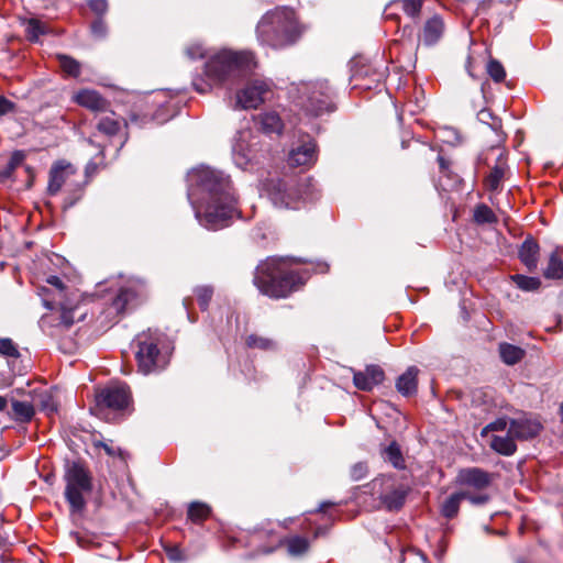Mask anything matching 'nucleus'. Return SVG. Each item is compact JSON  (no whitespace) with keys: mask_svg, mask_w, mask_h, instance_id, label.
I'll return each instance as SVG.
<instances>
[{"mask_svg":"<svg viewBox=\"0 0 563 563\" xmlns=\"http://www.w3.org/2000/svg\"><path fill=\"white\" fill-rule=\"evenodd\" d=\"M121 128L122 123L118 118H115L114 113L101 118L97 124L98 132L108 137L115 136L120 132Z\"/></svg>","mask_w":563,"mask_h":563,"instance_id":"nucleus-28","label":"nucleus"},{"mask_svg":"<svg viewBox=\"0 0 563 563\" xmlns=\"http://www.w3.org/2000/svg\"><path fill=\"white\" fill-rule=\"evenodd\" d=\"M256 67L252 52L221 49L211 55L203 66V75L192 80L194 89L208 93L213 87L233 85L251 74Z\"/></svg>","mask_w":563,"mask_h":563,"instance_id":"nucleus-2","label":"nucleus"},{"mask_svg":"<svg viewBox=\"0 0 563 563\" xmlns=\"http://www.w3.org/2000/svg\"><path fill=\"white\" fill-rule=\"evenodd\" d=\"M15 109L14 102L8 98L0 96V117L13 112Z\"/></svg>","mask_w":563,"mask_h":563,"instance_id":"nucleus-53","label":"nucleus"},{"mask_svg":"<svg viewBox=\"0 0 563 563\" xmlns=\"http://www.w3.org/2000/svg\"><path fill=\"white\" fill-rule=\"evenodd\" d=\"M56 58L65 74L71 77H78L80 75V64L78 60L65 54H58Z\"/></svg>","mask_w":563,"mask_h":563,"instance_id":"nucleus-32","label":"nucleus"},{"mask_svg":"<svg viewBox=\"0 0 563 563\" xmlns=\"http://www.w3.org/2000/svg\"><path fill=\"white\" fill-rule=\"evenodd\" d=\"M394 4L400 5L401 10L410 18L417 19L421 12V3L417 0H396Z\"/></svg>","mask_w":563,"mask_h":563,"instance_id":"nucleus-39","label":"nucleus"},{"mask_svg":"<svg viewBox=\"0 0 563 563\" xmlns=\"http://www.w3.org/2000/svg\"><path fill=\"white\" fill-rule=\"evenodd\" d=\"M210 507L207 504L194 501L188 507V518L192 522H201L210 515Z\"/></svg>","mask_w":563,"mask_h":563,"instance_id":"nucleus-34","label":"nucleus"},{"mask_svg":"<svg viewBox=\"0 0 563 563\" xmlns=\"http://www.w3.org/2000/svg\"><path fill=\"white\" fill-rule=\"evenodd\" d=\"M542 426L537 419H516L509 424V433L516 439L527 440L539 434Z\"/></svg>","mask_w":563,"mask_h":563,"instance_id":"nucleus-20","label":"nucleus"},{"mask_svg":"<svg viewBox=\"0 0 563 563\" xmlns=\"http://www.w3.org/2000/svg\"><path fill=\"white\" fill-rule=\"evenodd\" d=\"M250 135L249 131L239 132L232 147L234 163L243 169L255 158L254 151L249 144Z\"/></svg>","mask_w":563,"mask_h":563,"instance_id":"nucleus-17","label":"nucleus"},{"mask_svg":"<svg viewBox=\"0 0 563 563\" xmlns=\"http://www.w3.org/2000/svg\"><path fill=\"white\" fill-rule=\"evenodd\" d=\"M288 552L291 555H301L309 549V541L307 538L295 536L286 540Z\"/></svg>","mask_w":563,"mask_h":563,"instance_id":"nucleus-36","label":"nucleus"},{"mask_svg":"<svg viewBox=\"0 0 563 563\" xmlns=\"http://www.w3.org/2000/svg\"><path fill=\"white\" fill-rule=\"evenodd\" d=\"M289 95L296 107L308 115L318 117L332 111L330 87L324 80L291 85Z\"/></svg>","mask_w":563,"mask_h":563,"instance_id":"nucleus-5","label":"nucleus"},{"mask_svg":"<svg viewBox=\"0 0 563 563\" xmlns=\"http://www.w3.org/2000/svg\"><path fill=\"white\" fill-rule=\"evenodd\" d=\"M330 506H333V503H329V501H325V503H322L319 507V511H324V509L327 507H330Z\"/></svg>","mask_w":563,"mask_h":563,"instance_id":"nucleus-57","label":"nucleus"},{"mask_svg":"<svg viewBox=\"0 0 563 563\" xmlns=\"http://www.w3.org/2000/svg\"><path fill=\"white\" fill-rule=\"evenodd\" d=\"M508 427V423H507V420L504 419V418H499L493 422H490L489 424H487L482 433L483 434H486L487 432L489 431H505Z\"/></svg>","mask_w":563,"mask_h":563,"instance_id":"nucleus-50","label":"nucleus"},{"mask_svg":"<svg viewBox=\"0 0 563 563\" xmlns=\"http://www.w3.org/2000/svg\"><path fill=\"white\" fill-rule=\"evenodd\" d=\"M515 437L509 433V428L507 429V433L505 435H493L490 439V448L503 454V455H511L515 453L517 446L515 443Z\"/></svg>","mask_w":563,"mask_h":563,"instance_id":"nucleus-25","label":"nucleus"},{"mask_svg":"<svg viewBox=\"0 0 563 563\" xmlns=\"http://www.w3.org/2000/svg\"><path fill=\"white\" fill-rule=\"evenodd\" d=\"M317 161V144L314 140L307 136L301 143L294 147L288 155V164L291 167H310Z\"/></svg>","mask_w":563,"mask_h":563,"instance_id":"nucleus-14","label":"nucleus"},{"mask_svg":"<svg viewBox=\"0 0 563 563\" xmlns=\"http://www.w3.org/2000/svg\"><path fill=\"white\" fill-rule=\"evenodd\" d=\"M368 473L367 464L364 462L355 463L350 471L351 477L353 481L363 479Z\"/></svg>","mask_w":563,"mask_h":563,"instance_id":"nucleus-48","label":"nucleus"},{"mask_svg":"<svg viewBox=\"0 0 563 563\" xmlns=\"http://www.w3.org/2000/svg\"><path fill=\"white\" fill-rule=\"evenodd\" d=\"M65 498L71 512H81L86 508L85 496L92 490V477L79 462H68L65 467Z\"/></svg>","mask_w":563,"mask_h":563,"instance_id":"nucleus-7","label":"nucleus"},{"mask_svg":"<svg viewBox=\"0 0 563 563\" xmlns=\"http://www.w3.org/2000/svg\"><path fill=\"white\" fill-rule=\"evenodd\" d=\"M8 401L5 397L0 396V411H3L7 408Z\"/></svg>","mask_w":563,"mask_h":563,"instance_id":"nucleus-56","label":"nucleus"},{"mask_svg":"<svg viewBox=\"0 0 563 563\" xmlns=\"http://www.w3.org/2000/svg\"><path fill=\"white\" fill-rule=\"evenodd\" d=\"M74 101L92 112H107L109 102L96 90L81 89L74 96Z\"/></svg>","mask_w":563,"mask_h":563,"instance_id":"nucleus-19","label":"nucleus"},{"mask_svg":"<svg viewBox=\"0 0 563 563\" xmlns=\"http://www.w3.org/2000/svg\"><path fill=\"white\" fill-rule=\"evenodd\" d=\"M199 307L206 310L213 295V289L210 286H199L195 289Z\"/></svg>","mask_w":563,"mask_h":563,"instance_id":"nucleus-43","label":"nucleus"},{"mask_svg":"<svg viewBox=\"0 0 563 563\" xmlns=\"http://www.w3.org/2000/svg\"><path fill=\"white\" fill-rule=\"evenodd\" d=\"M135 341L139 347L135 356L140 372L146 375L166 365L157 346L159 342L157 332L148 330L139 334Z\"/></svg>","mask_w":563,"mask_h":563,"instance_id":"nucleus-9","label":"nucleus"},{"mask_svg":"<svg viewBox=\"0 0 563 563\" xmlns=\"http://www.w3.org/2000/svg\"><path fill=\"white\" fill-rule=\"evenodd\" d=\"M131 400L129 387L122 384H113L101 389L97 396V406L112 410L125 409Z\"/></svg>","mask_w":563,"mask_h":563,"instance_id":"nucleus-11","label":"nucleus"},{"mask_svg":"<svg viewBox=\"0 0 563 563\" xmlns=\"http://www.w3.org/2000/svg\"><path fill=\"white\" fill-rule=\"evenodd\" d=\"M245 344L250 349H258L262 351H273L277 349L276 341L258 334H250L245 340Z\"/></svg>","mask_w":563,"mask_h":563,"instance_id":"nucleus-30","label":"nucleus"},{"mask_svg":"<svg viewBox=\"0 0 563 563\" xmlns=\"http://www.w3.org/2000/svg\"><path fill=\"white\" fill-rule=\"evenodd\" d=\"M261 130L266 134L280 135L284 130V122L275 111L263 112L256 118Z\"/></svg>","mask_w":563,"mask_h":563,"instance_id":"nucleus-22","label":"nucleus"},{"mask_svg":"<svg viewBox=\"0 0 563 563\" xmlns=\"http://www.w3.org/2000/svg\"><path fill=\"white\" fill-rule=\"evenodd\" d=\"M89 8L99 15H102L108 10L107 0H89Z\"/></svg>","mask_w":563,"mask_h":563,"instance_id":"nucleus-52","label":"nucleus"},{"mask_svg":"<svg viewBox=\"0 0 563 563\" xmlns=\"http://www.w3.org/2000/svg\"><path fill=\"white\" fill-rule=\"evenodd\" d=\"M188 199L196 219L208 230L227 227L236 212V199L230 179L210 167L201 166L189 172Z\"/></svg>","mask_w":563,"mask_h":563,"instance_id":"nucleus-1","label":"nucleus"},{"mask_svg":"<svg viewBox=\"0 0 563 563\" xmlns=\"http://www.w3.org/2000/svg\"><path fill=\"white\" fill-rule=\"evenodd\" d=\"M91 32L96 37H103L107 34V25L102 19H97L91 24Z\"/></svg>","mask_w":563,"mask_h":563,"instance_id":"nucleus-51","label":"nucleus"},{"mask_svg":"<svg viewBox=\"0 0 563 563\" xmlns=\"http://www.w3.org/2000/svg\"><path fill=\"white\" fill-rule=\"evenodd\" d=\"M457 484L476 490H484L493 483V475L478 467H467L459 471Z\"/></svg>","mask_w":563,"mask_h":563,"instance_id":"nucleus-15","label":"nucleus"},{"mask_svg":"<svg viewBox=\"0 0 563 563\" xmlns=\"http://www.w3.org/2000/svg\"><path fill=\"white\" fill-rule=\"evenodd\" d=\"M40 406L48 413L55 412L57 410L56 402L54 401L52 395L48 393H43L40 395Z\"/></svg>","mask_w":563,"mask_h":563,"instance_id":"nucleus-49","label":"nucleus"},{"mask_svg":"<svg viewBox=\"0 0 563 563\" xmlns=\"http://www.w3.org/2000/svg\"><path fill=\"white\" fill-rule=\"evenodd\" d=\"M75 174V169L71 164L65 161L55 163L49 170V180L47 191L49 195H56L66 183V180Z\"/></svg>","mask_w":563,"mask_h":563,"instance_id":"nucleus-18","label":"nucleus"},{"mask_svg":"<svg viewBox=\"0 0 563 563\" xmlns=\"http://www.w3.org/2000/svg\"><path fill=\"white\" fill-rule=\"evenodd\" d=\"M539 257V245L533 239H527L520 250L519 258L529 271L537 268Z\"/></svg>","mask_w":563,"mask_h":563,"instance_id":"nucleus-24","label":"nucleus"},{"mask_svg":"<svg viewBox=\"0 0 563 563\" xmlns=\"http://www.w3.org/2000/svg\"><path fill=\"white\" fill-rule=\"evenodd\" d=\"M418 373L419 369L416 366H410L404 374L398 377L396 382V388L402 396L408 397L417 393Z\"/></svg>","mask_w":563,"mask_h":563,"instance_id":"nucleus-23","label":"nucleus"},{"mask_svg":"<svg viewBox=\"0 0 563 563\" xmlns=\"http://www.w3.org/2000/svg\"><path fill=\"white\" fill-rule=\"evenodd\" d=\"M307 185L297 180H272L267 185V196L278 209H300L307 199Z\"/></svg>","mask_w":563,"mask_h":563,"instance_id":"nucleus-8","label":"nucleus"},{"mask_svg":"<svg viewBox=\"0 0 563 563\" xmlns=\"http://www.w3.org/2000/svg\"><path fill=\"white\" fill-rule=\"evenodd\" d=\"M272 95L271 81L254 79L236 92V104L242 109H256L268 100Z\"/></svg>","mask_w":563,"mask_h":563,"instance_id":"nucleus-10","label":"nucleus"},{"mask_svg":"<svg viewBox=\"0 0 563 563\" xmlns=\"http://www.w3.org/2000/svg\"><path fill=\"white\" fill-rule=\"evenodd\" d=\"M504 177V168L501 166H495L489 175L486 177L485 186L489 190H496L498 189L501 179Z\"/></svg>","mask_w":563,"mask_h":563,"instance_id":"nucleus-42","label":"nucleus"},{"mask_svg":"<svg viewBox=\"0 0 563 563\" xmlns=\"http://www.w3.org/2000/svg\"><path fill=\"white\" fill-rule=\"evenodd\" d=\"M101 445H102V448L104 449V451L107 452L108 455H110V456H114L115 455L117 451L111 445L106 444V443H102Z\"/></svg>","mask_w":563,"mask_h":563,"instance_id":"nucleus-55","label":"nucleus"},{"mask_svg":"<svg viewBox=\"0 0 563 563\" xmlns=\"http://www.w3.org/2000/svg\"><path fill=\"white\" fill-rule=\"evenodd\" d=\"M303 283L302 277L282 257H269L257 266L254 284L258 290L272 298H285Z\"/></svg>","mask_w":563,"mask_h":563,"instance_id":"nucleus-3","label":"nucleus"},{"mask_svg":"<svg viewBox=\"0 0 563 563\" xmlns=\"http://www.w3.org/2000/svg\"><path fill=\"white\" fill-rule=\"evenodd\" d=\"M511 278L520 289L526 291L537 290L541 285V282L538 277L515 275Z\"/></svg>","mask_w":563,"mask_h":563,"instance_id":"nucleus-38","label":"nucleus"},{"mask_svg":"<svg viewBox=\"0 0 563 563\" xmlns=\"http://www.w3.org/2000/svg\"><path fill=\"white\" fill-rule=\"evenodd\" d=\"M477 119L484 123L490 126V129L495 132H499L501 130V121L500 119L493 115V113L487 110L483 109L477 113Z\"/></svg>","mask_w":563,"mask_h":563,"instance_id":"nucleus-41","label":"nucleus"},{"mask_svg":"<svg viewBox=\"0 0 563 563\" xmlns=\"http://www.w3.org/2000/svg\"><path fill=\"white\" fill-rule=\"evenodd\" d=\"M383 459L389 462L395 468H405V460L397 442L393 441L387 448L383 450Z\"/></svg>","mask_w":563,"mask_h":563,"instance_id":"nucleus-29","label":"nucleus"},{"mask_svg":"<svg viewBox=\"0 0 563 563\" xmlns=\"http://www.w3.org/2000/svg\"><path fill=\"white\" fill-rule=\"evenodd\" d=\"M478 492L479 493H477V494H471L467 492H463L464 499H467L471 504H473L475 506H481V505L487 504L490 499L489 495L486 493H483L482 490H478Z\"/></svg>","mask_w":563,"mask_h":563,"instance_id":"nucleus-47","label":"nucleus"},{"mask_svg":"<svg viewBox=\"0 0 563 563\" xmlns=\"http://www.w3.org/2000/svg\"><path fill=\"white\" fill-rule=\"evenodd\" d=\"M369 74L373 77L371 82H378L382 79V77H383V75L380 73L372 70L369 67L363 66V67L354 70L353 74H352V80L355 81V87L371 88V84H362L361 82V80L364 77L369 76Z\"/></svg>","mask_w":563,"mask_h":563,"instance_id":"nucleus-33","label":"nucleus"},{"mask_svg":"<svg viewBox=\"0 0 563 563\" xmlns=\"http://www.w3.org/2000/svg\"><path fill=\"white\" fill-rule=\"evenodd\" d=\"M145 296V286L141 282H132L122 287L111 303V309L117 313H123L128 309L136 306Z\"/></svg>","mask_w":563,"mask_h":563,"instance_id":"nucleus-13","label":"nucleus"},{"mask_svg":"<svg viewBox=\"0 0 563 563\" xmlns=\"http://www.w3.org/2000/svg\"><path fill=\"white\" fill-rule=\"evenodd\" d=\"M499 354L505 364L515 365L523 358L526 352L523 349L517 345H512L509 343H500Z\"/></svg>","mask_w":563,"mask_h":563,"instance_id":"nucleus-27","label":"nucleus"},{"mask_svg":"<svg viewBox=\"0 0 563 563\" xmlns=\"http://www.w3.org/2000/svg\"><path fill=\"white\" fill-rule=\"evenodd\" d=\"M47 284L54 287L52 301H45V306L59 313V323L64 328H69L76 320L84 318L85 312L78 314L80 309V296L78 291L71 290L64 285L58 276H48Z\"/></svg>","mask_w":563,"mask_h":563,"instance_id":"nucleus-6","label":"nucleus"},{"mask_svg":"<svg viewBox=\"0 0 563 563\" xmlns=\"http://www.w3.org/2000/svg\"><path fill=\"white\" fill-rule=\"evenodd\" d=\"M48 318L49 317H47V316L43 317L42 322L45 323L48 320Z\"/></svg>","mask_w":563,"mask_h":563,"instance_id":"nucleus-59","label":"nucleus"},{"mask_svg":"<svg viewBox=\"0 0 563 563\" xmlns=\"http://www.w3.org/2000/svg\"><path fill=\"white\" fill-rule=\"evenodd\" d=\"M444 32V23L440 15L435 14L426 21L422 31V41L426 45L435 44Z\"/></svg>","mask_w":563,"mask_h":563,"instance_id":"nucleus-21","label":"nucleus"},{"mask_svg":"<svg viewBox=\"0 0 563 563\" xmlns=\"http://www.w3.org/2000/svg\"><path fill=\"white\" fill-rule=\"evenodd\" d=\"M12 411L16 420L30 421L34 416V407L27 401L14 400L12 402Z\"/></svg>","mask_w":563,"mask_h":563,"instance_id":"nucleus-31","label":"nucleus"},{"mask_svg":"<svg viewBox=\"0 0 563 563\" xmlns=\"http://www.w3.org/2000/svg\"><path fill=\"white\" fill-rule=\"evenodd\" d=\"M487 71L496 82L503 81L506 77L504 66L498 60L495 59L488 62Z\"/></svg>","mask_w":563,"mask_h":563,"instance_id":"nucleus-45","label":"nucleus"},{"mask_svg":"<svg viewBox=\"0 0 563 563\" xmlns=\"http://www.w3.org/2000/svg\"><path fill=\"white\" fill-rule=\"evenodd\" d=\"M186 55L192 60L203 58L206 56V49L200 43H191L186 48Z\"/></svg>","mask_w":563,"mask_h":563,"instance_id":"nucleus-46","label":"nucleus"},{"mask_svg":"<svg viewBox=\"0 0 563 563\" xmlns=\"http://www.w3.org/2000/svg\"><path fill=\"white\" fill-rule=\"evenodd\" d=\"M383 486H385L388 492L380 493L379 499L382 504L390 511L400 509L405 504L407 489L401 485L395 486L390 479L387 478H376L372 482L373 490H376L377 487L382 488Z\"/></svg>","mask_w":563,"mask_h":563,"instance_id":"nucleus-12","label":"nucleus"},{"mask_svg":"<svg viewBox=\"0 0 563 563\" xmlns=\"http://www.w3.org/2000/svg\"><path fill=\"white\" fill-rule=\"evenodd\" d=\"M464 493L459 492L450 495L440 507L441 515L446 519H453L457 516Z\"/></svg>","mask_w":563,"mask_h":563,"instance_id":"nucleus-26","label":"nucleus"},{"mask_svg":"<svg viewBox=\"0 0 563 563\" xmlns=\"http://www.w3.org/2000/svg\"><path fill=\"white\" fill-rule=\"evenodd\" d=\"M165 551L168 559L173 562H180L184 559L180 549L176 545L166 547Z\"/></svg>","mask_w":563,"mask_h":563,"instance_id":"nucleus-54","label":"nucleus"},{"mask_svg":"<svg viewBox=\"0 0 563 563\" xmlns=\"http://www.w3.org/2000/svg\"><path fill=\"white\" fill-rule=\"evenodd\" d=\"M560 413H561V420L563 422V401H562V405L560 407Z\"/></svg>","mask_w":563,"mask_h":563,"instance_id":"nucleus-58","label":"nucleus"},{"mask_svg":"<svg viewBox=\"0 0 563 563\" xmlns=\"http://www.w3.org/2000/svg\"><path fill=\"white\" fill-rule=\"evenodd\" d=\"M474 220L479 224H484L494 223L497 221V218L488 206L479 205L475 208Z\"/></svg>","mask_w":563,"mask_h":563,"instance_id":"nucleus-37","label":"nucleus"},{"mask_svg":"<svg viewBox=\"0 0 563 563\" xmlns=\"http://www.w3.org/2000/svg\"><path fill=\"white\" fill-rule=\"evenodd\" d=\"M0 355L18 358L20 357V352L14 342L9 339H0Z\"/></svg>","mask_w":563,"mask_h":563,"instance_id":"nucleus-44","label":"nucleus"},{"mask_svg":"<svg viewBox=\"0 0 563 563\" xmlns=\"http://www.w3.org/2000/svg\"><path fill=\"white\" fill-rule=\"evenodd\" d=\"M256 33L262 44L282 48L296 42L300 35V29L292 10L277 8L261 19Z\"/></svg>","mask_w":563,"mask_h":563,"instance_id":"nucleus-4","label":"nucleus"},{"mask_svg":"<svg viewBox=\"0 0 563 563\" xmlns=\"http://www.w3.org/2000/svg\"><path fill=\"white\" fill-rule=\"evenodd\" d=\"M352 372L354 386L363 391L372 390L385 378V373L378 365H368L364 371L352 369Z\"/></svg>","mask_w":563,"mask_h":563,"instance_id":"nucleus-16","label":"nucleus"},{"mask_svg":"<svg viewBox=\"0 0 563 563\" xmlns=\"http://www.w3.org/2000/svg\"><path fill=\"white\" fill-rule=\"evenodd\" d=\"M544 277L550 279H560L563 277V261L556 253H552L548 267L544 271Z\"/></svg>","mask_w":563,"mask_h":563,"instance_id":"nucleus-35","label":"nucleus"},{"mask_svg":"<svg viewBox=\"0 0 563 563\" xmlns=\"http://www.w3.org/2000/svg\"><path fill=\"white\" fill-rule=\"evenodd\" d=\"M418 2H420L422 4L423 0H417Z\"/></svg>","mask_w":563,"mask_h":563,"instance_id":"nucleus-60","label":"nucleus"},{"mask_svg":"<svg viewBox=\"0 0 563 563\" xmlns=\"http://www.w3.org/2000/svg\"><path fill=\"white\" fill-rule=\"evenodd\" d=\"M25 32L29 41L38 42L40 36L45 33V25L38 20L31 19L26 23Z\"/></svg>","mask_w":563,"mask_h":563,"instance_id":"nucleus-40","label":"nucleus"}]
</instances>
